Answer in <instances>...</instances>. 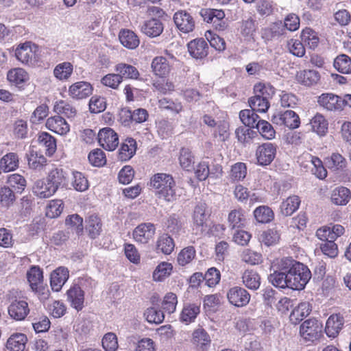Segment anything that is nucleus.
<instances>
[{"mask_svg":"<svg viewBox=\"0 0 351 351\" xmlns=\"http://www.w3.org/2000/svg\"><path fill=\"white\" fill-rule=\"evenodd\" d=\"M281 269L288 272L289 289L302 290L311 278V272L307 266L292 258L280 259Z\"/></svg>","mask_w":351,"mask_h":351,"instance_id":"f257e3e1","label":"nucleus"},{"mask_svg":"<svg viewBox=\"0 0 351 351\" xmlns=\"http://www.w3.org/2000/svg\"><path fill=\"white\" fill-rule=\"evenodd\" d=\"M149 186L159 199L167 202H172L176 199V182L170 174H154L150 178Z\"/></svg>","mask_w":351,"mask_h":351,"instance_id":"f03ea898","label":"nucleus"},{"mask_svg":"<svg viewBox=\"0 0 351 351\" xmlns=\"http://www.w3.org/2000/svg\"><path fill=\"white\" fill-rule=\"evenodd\" d=\"M254 95L248 103L252 109L258 112H266L269 109V99L275 94V88L270 84L258 83L254 87Z\"/></svg>","mask_w":351,"mask_h":351,"instance_id":"7ed1b4c3","label":"nucleus"},{"mask_svg":"<svg viewBox=\"0 0 351 351\" xmlns=\"http://www.w3.org/2000/svg\"><path fill=\"white\" fill-rule=\"evenodd\" d=\"M26 276L32 291L38 296L40 301L47 300L50 292L47 286L44 284L43 269L38 266L33 265L27 270Z\"/></svg>","mask_w":351,"mask_h":351,"instance_id":"20e7f679","label":"nucleus"},{"mask_svg":"<svg viewBox=\"0 0 351 351\" xmlns=\"http://www.w3.org/2000/svg\"><path fill=\"white\" fill-rule=\"evenodd\" d=\"M14 54L19 62L29 66H35L41 60L39 47L32 42L18 45Z\"/></svg>","mask_w":351,"mask_h":351,"instance_id":"39448f33","label":"nucleus"},{"mask_svg":"<svg viewBox=\"0 0 351 351\" xmlns=\"http://www.w3.org/2000/svg\"><path fill=\"white\" fill-rule=\"evenodd\" d=\"M322 324L318 320L309 319L300 327V334L305 343H313L322 336Z\"/></svg>","mask_w":351,"mask_h":351,"instance_id":"423d86ee","label":"nucleus"},{"mask_svg":"<svg viewBox=\"0 0 351 351\" xmlns=\"http://www.w3.org/2000/svg\"><path fill=\"white\" fill-rule=\"evenodd\" d=\"M156 226L154 223L147 222L138 225L133 230L134 240L141 244H147L152 241L156 234Z\"/></svg>","mask_w":351,"mask_h":351,"instance_id":"0eeeda50","label":"nucleus"},{"mask_svg":"<svg viewBox=\"0 0 351 351\" xmlns=\"http://www.w3.org/2000/svg\"><path fill=\"white\" fill-rule=\"evenodd\" d=\"M227 298L232 305L241 308L249 304L251 295L245 289L235 286L228 291Z\"/></svg>","mask_w":351,"mask_h":351,"instance_id":"6e6552de","label":"nucleus"},{"mask_svg":"<svg viewBox=\"0 0 351 351\" xmlns=\"http://www.w3.org/2000/svg\"><path fill=\"white\" fill-rule=\"evenodd\" d=\"M98 142L106 150L113 151L119 145L117 134L110 128H104L98 133Z\"/></svg>","mask_w":351,"mask_h":351,"instance_id":"1a4fd4ad","label":"nucleus"},{"mask_svg":"<svg viewBox=\"0 0 351 351\" xmlns=\"http://www.w3.org/2000/svg\"><path fill=\"white\" fill-rule=\"evenodd\" d=\"M206 211L205 203H199L195 207L193 215V230L197 235L202 234L206 230V221L208 217Z\"/></svg>","mask_w":351,"mask_h":351,"instance_id":"9d476101","label":"nucleus"},{"mask_svg":"<svg viewBox=\"0 0 351 351\" xmlns=\"http://www.w3.org/2000/svg\"><path fill=\"white\" fill-rule=\"evenodd\" d=\"M274 123L285 125L290 129L299 128L300 120L299 116L293 110L280 112L272 117Z\"/></svg>","mask_w":351,"mask_h":351,"instance_id":"9b49d317","label":"nucleus"},{"mask_svg":"<svg viewBox=\"0 0 351 351\" xmlns=\"http://www.w3.org/2000/svg\"><path fill=\"white\" fill-rule=\"evenodd\" d=\"M276 146L271 143H265L259 145L256 151L258 165L266 166L270 165L275 158Z\"/></svg>","mask_w":351,"mask_h":351,"instance_id":"f8f14e48","label":"nucleus"},{"mask_svg":"<svg viewBox=\"0 0 351 351\" xmlns=\"http://www.w3.org/2000/svg\"><path fill=\"white\" fill-rule=\"evenodd\" d=\"M173 21L178 29L183 33H189L195 28L193 16L185 10L176 12L173 16Z\"/></svg>","mask_w":351,"mask_h":351,"instance_id":"ddd939ff","label":"nucleus"},{"mask_svg":"<svg viewBox=\"0 0 351 351\" xmlns=\"http://www.w3.org/2000/svg\"><path fill=\"white\" fill-rule=\"evenodd\" d=\"M93 90L92 85L87 82L80 81L69 87V95L74 99H83L89 97Z\"/></svg>","mask_w":351,"mask_h":351,"instance_id":"4468645a","label":"nucleus"},{"mask_svg":"<svg viewBox=\"0 0 351 351\" xmlns=\"http://www.w3.org/2000/svg\"><path fill=\"white\" fill-rule=\"evenodd\" d=\"M25 157L28 167L34 171L40 172L47 165V160L44 155L33 148L28 150Z\"/></svg>","mask_w":351,"mask_h":351,"instance_id":"2eb2a0df","label":"nucleus"},{"mask_svg":"<svg viewBox=\"0 0 351 351\" xmlns=\"http://www.w3.org/2000/svg\"><path fill=\"white\" fill-rule=\"evenodd\" d=\"M189 54L195 59L202 60L208 53V45L204 38H196L190 41L188 45Z\"/></svg>","mask_w":351,"mask_h":351,"instance_id":"dca6fc26","label":"nucleus"},{"mask_svg":"<svg viewBox=\"0 0 351 351\" xmlns=\"http://www.w3.org/2000/svg\"><path fill=\"white\" fill-rule=\"evenodd\" d=\"M319 104L328 110H338L344 106L343 99L332 93H323L318 98Z\"/></svg>","mask_w":351,"mask_h":351,"instance_id":"f3484780","label":"nucleus"},{"mask_svg":"<svg viewBox=\"0 0 351 351\" xmlns=\"http://www.w3.org/2000/svg\"><path fill=\"white\" fill-rule=\"evenodd\" d=\"M69 277V271L66 267H59L53 270L50 276V285L51 289L54 291L61 290L63 285L67 281Z\"/></svg>","mask_w":351,"mask_h":351,"instance_id":"a211bd4d","label":"nucleus"},{"mask_svg":"<svg viewBox=\"0 0 351 351\" xmlns=\"http://www.w3.org/2000/svg\"><path fill=\"white\" fill-rule=\"evenodd\" d=\"M67 300L71 306L77 311L84 307V292L77 285H74L66 291Z\"/></svg>","mask_w":351,"mask_h":351,"instance_id":"6ab92c4d","label":"nucleus"},{"mask_svg":"<svg viewBox=\"0 0 351 351\" xmlns=\"http://www.w3.org/2000/svg\"><path fill=\"white\" fill-rule=\"evenodd\" d=\"M45 125L47 129L60 135H65L70 131L69 123L59 115L48 118Z\"/></svg>","mask_w":351,"mask_h":351,"instance_id":"aec40b11","label":"nucleus"},{"mask_svg":"<svg viewBox=\"0 0 351 351\" xmlns=\"http://www.w3.org/2000/svg\"><path fill=\"white\" fill-rule=\"evenodd\" d=\"M29 313L28 304L25 300H15L8 307V313L17 321L25 319Z\"/></svg>","mask_w":351,"mask_h":351,"instance_id":"412c9836","label":"nucleus"},{"mask_svg":"<svg viewBox=\"0 0 351 351\" xmlns=\"http://www.w3.org/2000/svg\"><path fill=\"white\" fill-rule=\"evenodd\" d=\"M163 29V23L160 19L156 18H152L145 21L141 27V32L151 38L160 36L162 33Z\"/></svg>","mask_w":351,"mask_h":351,"instance_id":"4be33fe9","label":"nucleus"},{"mask_svg":"<svg viewBox=\"0 0 351 351\" xmlns=\"http://www.w3.org/2000/svg\"><path fill=\"white\" fill-rule=\"evenodd\" d=\"M269 281L276 287L280 289L289 288L288 272L280 267V260L277 263V270L268 276Z\"/></svg>","mask_w":351,"mask_h":351,"instance_id":"5701e85b","label":"nucleus"},{"mask_svg":"<svg viewBox=\"0 0 351 351\" xmlns=\"http://www.w3.org/2000/svg\"><path fill=\"white\" fill-rule=\"evenodd\" d=\"M176 244L173 239L167 233L159 235L156 241V253L165 255L171 254L174 250Z\"/></svg>","mask_w":351,"mask_h":351,"instance_id":"b1692460","label":"nucleus"},{"mask_svg":"<svg viewBox=\"0 0 351 351\" xmlns=\"http://www.w3.org/2000/svg\"><path fill=\"white\" fill-rule=\"evenodd\" d=\"M199 313V304L195 303L184 304L180 315V321L188 325L195 322Z\"/></svg>","mask_w":351,"mask_h":351,"instance_id":"393cba45","label":"nucleus"},{"mask_svg":"<svg viewBox=\"0 0 351 351\" xmlns=\"http://www.w3.org/2000/svg\"><path fill=\"white\" fill-rule=\"evenodd\" d=\"M151 68L154 74L160 77H166L171 71V66L165 57L156 56L152 62Z\"/></svg>","mask_w":351,"mask_h":351,"instance_id":"a878e982","label":"nucleus"},{"mask_svg":"<svg viewBox=\"0 0 351 351\" xmlns=\"http://www.w3.org/2000/svg\"><path fill=\"white\" fill-rule=\"evenodd\" d=\"M32 191L36 197L40 199L49 198L56 192L55 188L44 180H36L32 187Z\"/></svg>","mask_w":351,"mask_h":351,"instance_id":"bb28decb","label":"nucleus"},{"mask_svg":"<svg viewBox=\"0 0 351 351\" xmlns=\"http://www.w3.org/2000/svg\"><path fill=\"white\" fill-rule=\"evenodd\" d=\"M136 141L132 138H127L122 143L119 150V158L121 161L131 159L136 152Z\"/></svg>","mask_w":351,"mask_h":351,"instance_id":"cd10ccee","label":"nucleus"},{"mask_svg":"<svg viewBox=\"0 0 351 351\" xmlns=\"http://www.w3.org/2000/svg\"><path fill=\"white\" fill-rule=\"evenodd\" d=\"M19 167V158L16 153L9 152L0 159V169L3 173L16 170Z\"/></svg>","mask_w":351,"mask_h":351,"instance_id":"c85d7f7f","label":"nucleus"},{"mask_svg":"<svg viewBox=\"0 0 351 351\" xmlns=\"http://www.w3.org/2000/svg\"><path fill=\"white\" fill-rule=\"evenodd\" d=\"M311 311V306L307 302L300 303L291 313L289 319L293 324H298Z\"/></svg>","mask_w":351,"mask_h":351,"instance_id":"c756f323","label":"nucleus"},{"mask_svg":"<svg viewBox=\"0 0 351 351\" xmlns=\"http://www.w3.org/2000/svg\"><path fill=\"white\" fill-rule=\"evenodd\" d=\"M343 318L339 315H330L326 324L325 332L329 337H335L343 326Z\"/></svg>","mask_w":351,"mask_h":351,"instance_id":"7c9ffc66","label":"nucleus"},{"mask_svg":"<svg viewBox=\"0 0 351 351\" xmlns=\"http://www.w3.org/2000/svg\"><path fill=\"white\" fill-rule=\"evenodd\" d=\"M210 338L208 332L203 328L195 330L192 335V342L202 351H206L210 344Z\"/></svg>","mask_w":351,"mask_h":351,"instance_id":"2f4dec72","label":"nucleus"},{"mask_svg":"<svg viewBox=\"0 0 351 351\" xmlns=\"http://www.w3.org/2000/svg\"><path fill=\"white\" fill-rule=\"evenodd\" d=\"M119 38L121 43L125 47L130 49H136L140 43L138 36L134 32L129 29H122L120 31Z\"/></svg>","mask_w":351,"mask_h":351,"instance_id":"473e14b6","label":"nucleus"},{"mask_svg":"<svg viewBox=\"0 0 351 351\" xmlns=\"http://www.w3.org/2000/svg\"><path fill=\"white\" fill-rule=\"evenodd\" d=\"M27 339L23 333H14L7 341V348L10 351H24Z\"/></svg>","mask_w":351,"mask_h":351,"instance_id":"72a5a7b5","label":"nucleus"},{"mask_svg":"<svg viewBox=\"0 0 351 351\" xmlns=\"http://www.w3.org/2000/svg\"><path fill=\"white\" fill-rule=\"evenodd\" d=\"M7 79L12 84L21 86L29 80V75L23 69L15 68L8 72Z\"/></svg>","mask_w":351,"mask_h":351,"instance_id":"f704fd0d","label":"nucleus"},{"mask_svg":"<svg viewBox=\"0 0 351 351\" xmlns=\"http://www.w3.org/2000/svg\"><path fill=\"white\" fill-rule=\"evenodd\" d=\"M311 130L319 136H325L328 132V123L321 114H316L310 121Z\"/></svg>","mask_w":351,"mask_h":351,"instance_id":"c9c22d12","label":"nucleus"},{"mask_svg":"<svg viewBox=\"0 0 351 351\" xmlns=\"http://www.w3.org/2000/svg\"><path fill=\"white\" fill-rule=\"evenodd\" d=\"M73 72V66L69 62L58 64L53 71L54 77L60 81L68 80Z\"/></svg>","mask_w":351,"mask_h":351,"instance_id":"e433bc0d","label":"nucleus"},{"mask_svg":"<svg viewBox=\"0 0 351 351\" xmlns=\"http://www.w3.org/2000/svg\"><path fill=\"white\" fill-rule=\"evenodd\" d=\"M297 80L305 86H313L316 84L320 79L318 71L315 70H304L298 73Z\"/></svg>","mask_w":351,"mask_h":351,"instance_id":"4c0bfd02","label":"nucleus"},{"mask_svg":"<svg viewBox=\"0 0 351 351\" xmlns=\"http://www.w3.org/2000/svg\"><path fill=\"white\" fill-rule=\"evenodd\" d=\"M39 144L45 149L47 156H52L56 151V141L53 136L47 132H41L38 138Z\"/></svg>","mask_w":351,"mask_h":351,"instance_id":"58836bf2","label":"nucleus"},{"mask_svg":"<svg viewBox=\"0 0 351 351\" xmlns=\"http://www.w3.org/2000/svg\"><path fill=\"white\" fill-rule=\"evenodd\" d=\"M179 163L180 167L186 171L194 169L195 157L189 148L183 147L180 151Z\"/></svg>","mask_w":351,"mask_h":351,"instance_id":"ea45409f","label":"nucleus"},{"mask_svg":"<svg viewBox=\"0 0 351 351\" xmlns=\"http://www.w3.org/2000/svg\"><path fill=\"white\" fill-rule=\"evenodd\" d=\"M242 281L244 285L251 290H257L261 285V277L254 270H245L242 275Z\"/></svg>","mask_w":351,"mask_h":351,"instance_id":"a19ab883","label":"nucleus"},{"mask_svg":"<svg viewBox=\"0 0 351 351\" xmlns=\"http://www.w3.org/2000/svg\"><path fill=\"white\" fill-rule=\"evenodd\" d=\"M115 71L121 77V80L123 79L136 80L139 77V72L137 69L132 65L125 63L117 64L115 66Z\"/></svg>","mask_w":351,"mask_h":351,"instance_id":"79ce46f5","label":"nucleus"},{"mask_svg":"<svg viewBox=\"0 0 351 351\" xmlns=\"http://www.w3.org/2000/svg\"><path fill=\"white\" fill-rule=\"evenodd\" d=\"M300 204V199L297 195H292L283 201L280 206V210L282 215L290 216L295 212Z\"/></svg>","mask_w":351,"mask_h":351,"instance_id":"37998d69","label":"nucleus"},{"mask_svg":"<svg viewBox=\"0 0 351 351\" xmlns=\"http://www.w3.org/2000/svg\"><path fill=\"white\" fill-rule=\"evenodd\" d=\"M350 198V191L343 186L335 188L331 195V201L336 205H346Z\"/></svg>","mask_w":351,"mask_h":351,"instance_id":"c03bdc74","label":"nucleus"},{"mask_svg":"<svg viewBox=\"0 0 351 351\" xmlns=\"http://www.w3.org/2000/svg\"><path fill=\"white\" fill-rule=\"evenodd\" d=\"M228 222L231 229L243 227L245 223L243 210L241 208L231 210L228 214Z\"/></svg>","mask_w":351,"mask_h":351,"instance_id":"a18cd8bd","label":"nucleus"},{"mask_svg":"<svg viewBox=\"0 0 351 351\" xmlns=\"http://www.w3.org/2000/svg\"><path fill=\"white\" fill-rule=\"evenodd\" d=\"M66 180L65 172L62 169L55 168L51 169L46 178L55 190L57 191L59 187Z\"/></svg>","mask_w":351,"mask_h":351,"instance_id":"49530a36","label":"nucleus"},{"mask_svg":"<svg viewBox=\"0 0 351 351\" xmlns=\"http://www.w3.org/2000/svg\"><path fill=\"white\" fill-rule=\"evenodd\" d=\"M16 201V195L12 189L8 186L0 187V206L3 208H10Z\"/></svg>","mask_w":351,"mask_h":351,"instance_id":"de8ad7c7","label":"nucleus"},{"mask_svg":"<svg viewBox=\"0 0 351 351\" xmlns=\"http://www.w3.org/2000/svg\"><path fill=\"white\" fill-rule=\"evenodd\" d=\"M253 109L242 110L239 112V118L241 122L247 127L254 128L257 122L260 120L259 116Z\"/></svg>","mask_w":351,"mask_h":351,"instance_id":"09e8293b","label":"nucleus"},{"mask_svg":"<svg viewBox=\"0 0 351 351\" xmlns=\"http://www.w3.org/2000/svg\"><path fill=\"white\" fill-rule=\"evenodd\" d=\"M173 265L168 262H162L156 267L153 272V279L156 282H162L171 275Z\"/></svg>","mask_w":351,"mask_h":351,"instance_id":"8fccbe9b","label":"nucleus"},{"mask_svg":"<svg viewBox=\"0 0 351 351\" xmlns=\"http://www.w3.org/2000/svg\"><path fill=\"white\" fill-rule=\"evenodd\" d=\"M280 239V234L276 228H269L263 232L260 240L266 246H272L278 243Z\"/></svg>","mask_w":351,"mask_h":351,"instance_id":"3c124183","label":"nucleus"},{"mask_svg":"<svg viewBox=\"0 0 351 351\" xmlns=\"http://www.w3.org/2000/svg\"><path fill=\"white\" fill-rule=\"evenodd\" d=\"M72 175L71 185L73 189L80 192L86 191L89 187V183L85 175L77 171H73Z\"/></svg>","mask_w":351,"mask_h":351,"instance_id":"603ef678","label":"nucleus"},{"mask_svg":"<svg viewBox=\"0 0 351 351\" xmlns=\"http://www.w3.org/2000/svg\"><path fill=\"white\" fill-rule=\"evenodd\" d=\"M196 251L193 246H187L180 250L177 256V262L180 266H186L195 258Z\"/></svg>","mask_w":351,"mask_h":351,"instance_id":"864d4df0","label":"nucleus"},{"mask_svg":"<svg viewBox=\"0 0 351 351\" xmlns=\"http://www.w3.org/2000/svg\"><path fill=\"white\" fill-rule=\"evenodd\" d=\"M333 65L341 73H351V58L346 54H341L337 56L334 60Z\"/></svg>","mask_w":351,"mask_h":351,"instance_id":"5fc2aeb1","label":"nucleus"},{"mask_svg":"<svg viewBox=\"0 0 351 351\" xmlns=\"http://www.w3.org/2000/svg\"><path fill=\"white\" fill-rule=\"evenodd\" d=\"M53 110L57 114H64L67 118H73L76 115V110L69 103L64 100H60L56 102Z\"/></svg>","mask_w":351,"mask_h":351,"instance_id":"6e6d98bb","label":"nucleus"},{"mask_svg":"<svg viewBox=\"0 0 351 351\" xmlns=\"http://www.w3.org/2000/svg\"><path fill=\"white\" fill-rule=\"evenodd\" d=\"M301 38L310 49H313L318 46L319 42L317 32L309 27H306L302 30Z\"/></svg>","mask_w":351,"mask_h":351,"instance_id":"4d7b16f0","label":"nucleus"},{"mask_svg":"<svg viewBox=\"0 0 351 351\" xmlns=\"http://www.w3.org/2000/svg\"><path fill=\"white\" fill-rule=\"evenodd\" d=\"M254 215L256 221L262 223H269L274 219L272 210L267 206L256 208L254 211Z\"/></svg>","mask_w":351,"mask_h":351,"instance_id":"13d9d810","label":"nucleus"},{"mask_svg":"<svg viewBox=\"0 0 351 351\" xmlns=\"http://www.w3.org/2000/svg\"><path fill=\"white\" fill-rule=\"evenodd\" d=\"M7 183L9 184L10 187L14 189L17 193H20L25 190L27 186V181L25 178L19 173L10 174L8 177Z\"/></svg>","mask_w":351,"mask_h":351,"instance_id":"bf43d9fd","label":"nucleus"},{"mask_svg":"<svg viewBox=\"0 0 351 351\" xmlns=\"http://www.w3.org/2000/svg\"><path fill=\"white\" fill-rule=\"evenodd\" d=\"M90 238L95 239L99 235L101 231V223L100 219L95 215L89 217L86 227Z\"/></svg>","mask_w":351,"mask_h":351,"instance_id":"052dcab7","label":"nucleus"},{"mask_svg":"<svg viewBox=\"0 0 351 351\" xmlns=\"http://www.w3.org/2000/svg\"><path fill=\"white\" fill-rule=\"evenodd\" d=\"M255 128L264 138L271 140L275 138L276 132L268 121L262 119L258 120Z\"/></svg>","mask_w":351,"mask_h":351,"instance_id":"680f3d73","label":"nucleus"},{"mask_svg":"<svg viewBox=\"0 0 351 351\" xmlns=\"http://www.w3.org/2000/svg\"><path fill=\"white\" fill-rule=\"evenodd\" d=\"M177 304V295L172 292H169L163 298L162 308L165 313L171 314L176 311Z\"/></svg>","mask_w":351,"mask_h":351,"instance_id":"e2e57ef3","label":"nucleus"},{"mask_svg":"<svg viewBox=\"0 0 351 351\" xmlns=\"http://www.w3.org/2000/svg\"><path fill=\"white\" fill-rule=\"evenodd\" d=\"M247 175V167L243 162H237L233 165L230 169V178L232 181H240L243 180Z\"/></svg>","mask_w":351,"mask_h":351,"instance_id":"0e129e2a","label":"nucleus"},{"mask_svg":"<svg viewBox=\"0 0 351 351\" xmlns=\"http://www.w3.org/2000/svg\"><path fill=\"white\" fill-rule=\"evenodd\" d=\"M158 106L161 109L169 110L175 114L180 113L183 109L181 102L174 101L167 98L160 99L158 101Z\"/></svg>","mask_w":351,"mask_h":351,"instance_id":"69168bd1","label":"nucleus"},{"mask_svg":"<svg viewBox=\"0 0 351 351\" xmlns=\"http://www.w3.org/2000/svg\"><path fill=\"white\" fill-rule=\"evenodd\" d=\"M204 21L208 23H215L217 19L225 18V13L222 10L206 9L201 12Z\"/></svg>","mask_w":351,"mask_h":351,"instance_id":"338daca9","label":"nucleus"},{"mask_svg":"<svg viewBox=\"0 0 351 351\" xmlns=\"http://www.w3.org/2000/svg\"><path fill=\"white\" fill-rule=\"evenodd\" d=\"M102 346L106 351H116L119 347L117 335L113 332L106 333L102 339Z\"/></svg>","mask_w":351,"mask_h":351,"instance_id":"774afa93","label":"nucleus"}]
</instances>
